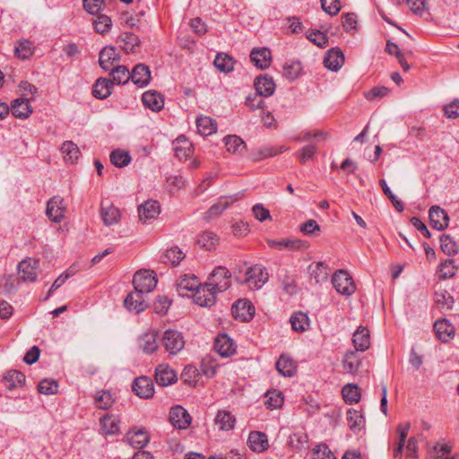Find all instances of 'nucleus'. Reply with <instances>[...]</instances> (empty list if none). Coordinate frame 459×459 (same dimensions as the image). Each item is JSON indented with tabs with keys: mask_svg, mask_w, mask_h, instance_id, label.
Listing matches in <instances>:
<instances>
[{
	"mask_svg": "<svg viewBox=\"0 0 459 459\" xmlns=\"http://www.w3.org/2000/svg\"><path fill=\"white\" fill-rule=\"evenodd\" d=\"M205 284L216 293L227 290L231 285V273L223 266H217L210 273Z\"/></svg>",
	"mask_w": 459,
	"mask_h": 459,
	"instance_id": "f257e3e1",
	"label": "nucleus"
},
{
	"mask_svg": "<svg viewBox=\"0 0 459 459\" xmlns=\"http://www.w3.org/2000/svg\"><path fill=\"white\" fill-rule=\"evenodd\" d=\"M245 283L250 290H259L268 281V273L264 267L255 264L247 269L244 278L239 280Z\"/></svg>",
	"mask_w": 459,
	"mask_h": 459,
	"instance_id": "f03ea898",
	"label": "nucleus"
},
{
	"mask_svg": "<svg viewBox=\"0 0 459 459\" xmlns=\"http://www.w3.org/2000/svg\"><path fill=\"white\" fill-rule=\"evenodd\" d=\"M332 284L338 293L344 296H351L356 290L351 276L345 270H338L333 273Z\"/></svg>",
	"mask_w": 459,
	"mask_h": 459,
	"instance_id": "7ed1b4c3",
	"label": "nucleus"
},
{
	"mask_svg": "<svg viewBox=\"0 0 459 459\" xmlns=\"http://www.w3.org/2000/svg\"><path fill=\"white\" fill-rule=\"evenodd\" d=\"M157 284L153 272L140 270L133 277V285L135 290L143 294L152 291Z\"/></svg>",
	"mask_w": 459,
	"mask_h": 459,
	"instance_id": "20e7f679",
	"label": "nucleus"
},
{
	"mask_svg": "<svg viewBox=\"0 0 459 459\" xmlns=\"http://www.w3.org/2000/svg\"><path fill=\"white\" fill-rule=\"evenodd\" d=\"M162 344L170 354L180 351L185 345L182 334L174 330H167L162 338Z\"/></svg>",
	"mask_w": 459,
	"mask_h": 459,
	"instance_id": "39448f33",
	"label": "nucleus"
},
{
	"mask_svg": "<svg viewBox=\"0 0 459 459\" xmlns=\"http://www.w3.org/2000/svg\"><path fill=\"white\" fill-rule=\"evenodd\" d=\"M213 349L221 357L229 358L236 353L237 346L228 334L221 333L215 338Z\"/></svg>",
	"mask_w": 459,
	"mask_h": 459,
	"instance_id": "423d86ee",
	"label": "nucleus"
},
{
	"mask_svg": "<svg viewBox=\"0 0 459 459\" xmlns=\"http://www.w3.org/2000/svg\"><path fill=\"white\" fill-rule=\"evenodd\" d=\"M39 271V261L27 258L18 264V274L23 281H34L37 279Z\"/></svg>",
	"mask_w": 459,
	"mask_h": 459,
	"instance_id": "0eeeda50",
	"label": "nucleus"
},
{
	"mask_svg": "<svg viewBox=\"0 0 459 459\" xmlns=\"http://www.w3.org/2000/svg\"><path fill=\"white\" fill-rule=\"evenodd\" d=\"M216 292L211 290L205 283L200 285L193 295L194 302L204 307H211L216 302Z\"/></svg>",
	"mask_w": 459,
	"mask_h": 459,
	"instance_id": "6e6552de",
	"label": "nucleus"
},
{
	"mask_svg": "<svg viewBox=\"0 0 459 459\" xmlns=\"http://www.w3.org/2000/svg\"><path fill=\"white\" fill-rule=\"evenodd\" d=\"M191 420L190 414L182 406L177 405L171 408L169 421L175 428L186 429L189 427Z\"/></svg>",
	"mask_w": 459,
	"mask_h": 459,
	"instance_id": "1a4fd4ad",
	"label": "nucleus"
},
{
	"mask_svg": "<svg viewBox=\"0 0 459 459\" xmlns=\"http://www.w3.org/2000/svg\"><path fill=\"white\" fill-rule=\"evenodd\" d=\"M143 293L137 290L130 292L124 300V305L130 313L140 314L147 307Z\"/></svg>",
	"mask_w": 459,
	"mask_h": 459,
	"instance_id": "9d476101",
	"label": "nucleus"
},
{
	"mask_svg": "<svg viewBox=\"0 0 459 459\" xmlns=\"http://www.w3.org/2000/svg\"><path fill=\"white\" fill-rule=\"evenodd\" d=\"M437 337L443 342L451 341L455 336V326L446 317L437 320L433 325Z\"/></svg>",
	"mask_w": 459,
	"mask_h": 459,
	"instance_id": "9b49d317",
	"label": "nucleus"
},
{
	"mask_svg": "<svg viewBox=\"0 0 459 459\" xmlns=\"http://www.w3.org/2000/svg\"><path fill=\"white\" fill-rule=\"evenodd\" d=\"M160 206L157 201L148 200L138 207L139 219L143 223H149L157 218Z\"/></svg>",
	"mask_w": 459,
	"mask_h": 459,
	"instance_id": "f8f14e48",
	"label": "nucleus"
},
{
	"mask_svg": "<svg viewBox=\"0 0 459 459\" xmlns=\"http://www.w3.org/2000/svg\"><path fill=\"white\" fill-rule=\"evenodd\" d=\"M133 391L140 398L149 399L154 394V385L151 378L140 377L134 379L132 385Z\"/></svg>",
	"mask_w": 459,
	"mask_h": 459,
	"instance_id": "ddd939ff",
	"label": "nucleus"
},
{
	"mask_svg": "<svg viewBox=\"0 0 459 459\" xmlns=\"http://www.w3.org/2000/svg\"><path fill=\"white\" fill-rule=\"evenodd\" d=\"M120 60V54L114 47H105L99 55V64L105 71H109L115 67V63Z\"/></svg>",
	"mask_w": 459,
	"mask_h": 459,
	"instance_id": "4468645a",
	"label": "nucleus"
},
{
	"mask_svg": "<svg viewBox=\"0 0 459 459\" xmlns=\"http://www.w3.org/2000/svg\"><path fill=\"white\" fill-rule=\"evenodd\" d=\"M429 217L431 226L437 230H444L448 227L449 216L445 210L439 206H431L429 211Z\"/></svg>",
	"mask_w": 459,
	"mask_h": 459,
	"instance_id": "2eb2a0df",
	"label": "nucleus"
},
{
	"mask_svg": "<svg viewBox=\"0 0 459 459\" xmlns=\"http://www.w3.org/2000/svg\"><path fill=\"white\" fill-rule=\"evenodd\" d=\"M344 63V55L338 48H333L327 51L325 58V66L331 71H338Z\"/></svg>",
	"mask_w": 459,
	"mask_h": 459,
	"instance_id": "dca6fc26",
	"label": "nucleus"
},
{
	"mask_svg": "<svg viewBox=\"0 0 459 459\" xmlns=\"http://www.w3.org/2000/svg\"><path fill=\"white\" fill-rule=\"evenodd\" d=\"M275 368L280 375L292 377L297 373V363L287 354H281L278 359Z\"/></svg>",
	"mask_w": 459,
	"mask_h": 459,
	"instance_id": "f3484780",
	"label": "nucleus"
},
{
	"mask_svg": "<svg viewBox=\"0 0 459 459\" xmlns=\"http://www.w3.org/2000/svg\"><path fill=\"white\" fill-rule=\"evenodd\" d=\"M155 380L158 385L167 386L177 381V375L168 365L160 364L156 368Z\"/></svg>",
	"mask_w": 459,
	"mask_h": 459,
	"instance_id": "a211bd4d",
	"label": "nucleus"
},
{
	"mask_svg": "<svg viewBox=\"0 0 459 459\" xmlns=\"http://www.w3.org/2000/svg\"><path fill=\"white\" fill-rule=\"evenodd\" d=\"M131 81L140 88L146 86L151 81V72L147 65L139 64L131 72Z\"/></svg>",
	"mask_w": 459,
	"mask_h": 459,
	"instance_id": "6ab92c4d",
	"label": "nucleus"
},
{
	"mask_svg": "<svg viewBox=\"0 0 459 459\" xmlns=\"http://www.w3.org/2000/svg\"><path fill=\"white\" fill-rule=\"evenodd\" d=\"M250 59L256 67L266 69L271 65V51L266 48H254L250 53Z\"/></svg>",
	"mask_w": 459,
	"mask_h": 459,
	"instance_id": "aec40b11",
	"label": "nucleus"
},
{
	"mask_svg": "<svg viewBox=\"0 0 459 459\" xmlns=\"http://www.w3.org/2000/svg\"><path fill=\"white\" fill-rule=\"evenodd\" d=\"M142 101L145 107L155 112L161 110L164 107V99L156 91H145L142 96Z\"/></svg>",
	"mask_w": 459,
	"mask_h": 459,
	"instance_id": "412c9836",
	"label": "nucleus"
},
{
	"mask_svg": "<svg viewBox=\"0 0 459 459\" xmlns=\"http://www.w3.org/2000/svg\"><path fill=\"white\" fill-rule=\"evenodd\" d=\"M175 155L180 160H186L193 153L192 143L185 137L179 136L172 143Z\"/></svg>",
	"mask_w": 459,
	"mask_h": 459,
	"instance_id": "4be33fe9",
	"label": "nucleus"
},
{
	"mask_svg": "<svg viewBox=\"0 0 459 459\" xmlns=\"http://www.w3.org/2000/svg\"><path fill=\"white\" fill-rule=\"evenodd\" d=\"M255 87L257 95L269 97L273 94L275 83L272 77L268 75H260L255 81Z\"/></svg>",
	"mask_w": 459,
	"mask_h": 459,
	"instance_id": "5701e85b",
	"label": "nucleus"
},
{
	"mask_svg": "<svg viewBox=\"0 0 459 459\" xmlns=\"http://www.w3.org/2000/svg\"><path fill=\"white\" fill-rule=\"evenodd\" d=\"M100 217L105 225L110 226L118 222L120 219V212L112 204L101 203Z\"/></svg>",
	"mask_w": 459,
	"mask_h": 459,
	"instance_id": "b1692460",
	"label": "nucleus"
},
{
	"mask_svg": "<svg viewBox=\"0 0 459 459\" xmlns=\"http://www.w3.org/2000/svg\"><path fill=\"white\" fill-rule=\"evenodd\" d=\"M255 307L251 300L238 299L231 305V316H255Z\"/></svg>",
	"mask_w": 459,
	"mask_h": 459,
	"instance_id": "393cba45",
	"label": "nucleus"
},
{
	"mask_svg": "<svg viewBox=\"0 0 459 459\" xmlns=\"http://www.w3.org/2000/svg\"><path fill=\"white\" fill-rule=\"evenodd\" d=\"M352 342L355 351H367L370 345L369 331L363 326H359L353 333Z\"/></svg>",
	"mask_w": 459,
	"mask_h": 459,
	"instance_id": "a878e982",
	"label": "nucleus"
},
{
	"mask_svg": "<svg viewBox=\"0 0 459 459\" xmlns=\"http://www.w3.org/2000/svg\"><path fill=\"white\" fill-rule=\"evenodd\" d=\"M361 361L359 356L355 351H348L342 359V367L345 373L355 375L359 367Z\"/></svg>",
	"mask_w": 459,
	"mask_h": 459,
	"instance_id": "bb28decb",
	"label": "nucleus"
},
{
	"mask_svg": "<svg viewBox=\"0 0 459 459\" xmlns=\"http://www.w3.org/2000/svg\"><path fill=\"white\" fill-rule=\"evenodd\" d=\"M59 151L62 152L63 159L66 163L74 164L81 156L78 146L71 141L65 142L59 148Z\"/></svg>",
	"mask_w": 459,
	"mask_h": 459,
	"instance_id": "cd10ccee",
	"label": "nucleus"
},
{
	"mask_svg": "<svg viewBox=\"0 0 459 459\" xmlns=\"http://www.w3.org/2000/svg\"><path fill=\"white\" fill-rule=\"evenodd\" d=\"M11 111L15 117L27 118L32 112L28 98L16 99L11 104Z\"/></svg>",
	"mask_w": 459,
	"mask_h": 459,
	"instance_id": "c85d7f7f",
	"label": "nucleus"
},
{
	"mask_svg": "<svg viewBox=\"0 0 459 459\" xmlns=\"http://www.w3.org/2000/svg\"><path fill=\"white\" fill-rule=\"evenodd\" d=\"M100 423L102 435H116L119 432L120 420L115 415H106L102 417Z\"/></svg>",
	"mask_w": 459,
	"mask_h": 459,
	"instance_id": "c756f323",
	"label": "nucleus"
},
{
	"mask_svg": "<svg viewBox=\"0 0 459 459\" xmlns=\"http://www.w3.org/2000/svg\"><path fill=\"white\" fill-rule=\"evenodd\" d=\"M249 447L255 452H263L268 447V439L264 433L252 431L247 439Z\"/></svg>",
	"mask_w": 459,
	"mask_h": 459,
	"instance_id": "7c9ffc66",
	"label": "nucleus"
},
{
	"mask_svg": "<svg viewBox=\"0 0 459 459\" xmlns=\"http://www.w3.org/2000/svg\"><path fill=\"white\" fill-rule=\"evenodd\" d=\"M113 82L110 79L99 78L93 85L92 93L94 97L104 100L112 92Z\"/></svg>",
	"mask_w": 459,
	"mask_h": 459,
	"instance_id": "2f4dec72",
	"label": "nucleus"
},
{
	"mask_svg": "<svg viewBox=\"0 0 459 459\" xmlns=\"http://www.w3.org/2000/svg\"><path fill=\"white\" fill-rule=\"evenodd\" d=\"M139 347L145 353H153L158 349L157 334L155 332H147L142 334L138 340Z\"/></svg>",
	"mask_w": 459,
	"mask_h": 459,
	"instance_id": "473e14b6",
	"label": "nucleus"
},
{
	"mask_svg": "<svg viewBox=\"0 0 459 459\" xmlns=\"http://www.w3.org/2000/svg\"><path fill=\"white\" fill-rule=\"evenodd\" d=\"M196 127L201 135L208 136L216 132L217 123L210 117L200 116L196 118Z\"/></svg>",
	"mask_w": 459,
	"mask_h": 459,
	"instance_id": "72a5a7b5",
	"label": "nucleus"
},
{
	"mask_svg": "<svg viewBox=\"0 0 459 459\" xmlns=\"http://www.w3.org/2000/svg\"><path fill=\"white\" fill-rule=\"evenodd\" d=\"M237 201L236 197L221 196L216 204H214L206 212V217L212 219L219 216L224 210L230 207L234 202Z\"/></svg>",
	"mask_w": 459,
	"mask_h": 459,
	"instance_id": "f704fd0d",
	"label": "nucleus"
},
{
	"mask_svg": "<svg viewBox=\"0 0 459 459\" xmlns=\"http://www.w3.org/2000/svg\"><path fill=\"white\" fill-rule=\"evenodd\" d=\"M185 257V253L178 247L167 249L160 256V261L165 264L178 265Z\"/></svg>",
	"mask_w": 459,
	"mask_h": 459,
	"instance_id": "c9c22d12",
	"label": "nucleus"
},
{
	"mask_svg": "<svg viewBox=\"0 0 459 459\" xmlns=\"http://www.w3.org/2000/svg\"><path fill=\"white\" fill-rule=\"evenodd\" d=\"M110 71V81L113 82V84L116 83L117 85L125 84L131 80V73L125 65H116Z\"/></svg>",
	"mask_w": 459,
	"mask_h": 459,
	"instance_id": "e433bc0d",
	"label": "nucleus"
},
{
	"mask_svg": "<svg viewBox=\"0 0 459 459\" xmlns=\"http://www.w3.org/2000/svg\"><path fill=\"white\" fill-rule=\"evenodd\" d=\"M118 40L122 41L124 44L121 46L123 50L126 53H134L136 51V48L140 46L141 40L135 34L132 32H123Z\"/></svg>",
	"mask_w": 459,
	"mask_h": 459,
	"instance_id": "4c0bfd02",
	"label": "nucleus"
},
{
	"mask_svg": "<svg viewBox=\"0 0 459 459\" xmlns=\"http://www.w3.org/2000/svg\"><path fill=\"white\" fill-rule=\"evenodd\" d=\"M283 146H263L253 152V160H261L269 157L276 156L284 151Z\"/></svg>",
	"mask_w": 459,
	"mask_h": 459,
	"instance_id": "58836bf2",
	"label": "nucleus"
},
{
	"mask_svg": "<svg viewBox=\"0 0 459 459\" xmlns=\"http://www.w3.org/2000/svg\"><path fill=\"white\" fill-rule=\"evenodd\" d=\"M343 400L346 403L355 404L360 400V390L357 385L347 384L342 390Z\"/></svg>",
	"mask_w": 459,
	"mask_h": 459,
	"instance_id": "ea45409f",
	"label": "nucleus"
},
{
	"mask_svg": "<svg viewBox=\"0 0 459 459\" xmlns=\"http://www.w3.org/2000/svg\"><path fill=\"white\" fill-rule=\"evenodd\" d=\"M411 428V423L399 424L397 427V432L399 434V441L394 451V457L400 459L402 457L403 450L405 445L406 437Z\"/></svg>",
	"mask_w": 459,
	"mask_h": 459,
	"instance_id": "a19ab883",
	"label": "nucleus"
},
{
	"mask_svg": "<svg viewBox=\"0 0 459 459\" xmlns=\"http://www.w3.org/2000/svg\"><path fill=\"white\" fill-rule=\"evenodd\" d=\"M235 421L234 416L226 411H219L215 418V423L221 430L232 429L235 426Z\"/></svg>",
	"mask_w": 459,
	"mask_h": 459,
	"instance_id": "79ce46f5",
	"label": "nucleus"
},
{
	"mask_svg": "<svg viewBox=\"0 0 459 459\" xmlns=\"http://www.w3.org/2000/svg\"><path fill=\"white\" fill-rule=\"evenodd\" d=\"M346 420L349 429L354 433H358L364 426V418L356 410H348Z\"/></svg>",
	"mask_w": 459,
	"mask_h": 459,
	"instance_id": "37998d69",
	"label": "nucleus"
},
{
	"mask_svg": "<svg viewBox=\"0 0 459 459\" xmlns=\"http://www.w3.org/2000/svg\"><path fill=\"white\" fill-rule=\"evenodd\" d=\"M213 64L215 67L222 73H230L233 70L234 61L232 57L225 53H220L216 56Z\"/></svg>",
	"mask_w": 459,
	"mask_h": 459,
	"instance_id": "c03bdc74",
	"label": "nucleus"
},
{
	"mask_svg": "<svg viewBox=\"0 0 459 459\" xmlns=\"http://www.w3.org/2000/svg\"><path fill=\"white\" fill-rule=\"evenodd\" d=\"M4 385L8 390L14 389L18 385L25 382V375L17 370H10L4 376Z\"/></svg>",
	"mask_w": 459,
	"mask_h": 459,
	"instance_id": "a18cd8bd",
	"label": "nucleus"
},
{
	"mask_svg": "<svg viewBox=\"0 0 459 459\" xmlns=\"http://www.w3.org/2000/svg\"><path fill=\"white\" fill-rule=\"evenodd\" d=\"M127 440L131 446L134 448H143L149 442V436L143 430H137L134 433H128Z\"/></svg>",
	"mask_w": 459,
	"mask_h": 459,
	"instance_id": "49530a36",
	"label": "nucleus"
},
{
	"mask_svg": "<svg viewBox=\"0 0 459 459\" xmlns=\"http://www.w3.org/2000/svg\"><path fill=\"white\" fill-rule=\"evenodd\" d=\"M219 242L217 235L212 231H205L198 237L197 243L206 250L213 249Z\"/></svg>",
	"mask_w": 459,
	"mask_h": 459,
	"instance_id": "de8ad7c7",
	"label": "nucleus"
},
{
	"mask_svg": "<svg viewBox=\"0 0 459 459\" xmlns=\"http://www.w3.org/2000/svg\"><path fill=\"white\" fill-rule=\"evenodd\" d=\"M225 145L231 153H241L246 149L245 142L237 135H230L225 138Z\"/></svg>",
	"mask_w": 459,
	"mask_h": 459,
	"instance_id": "09e8293b",
	"label": "nucleus"
},
{
	"mask_svg": "<svg viewBox=\"0 0 459 459\" xmlns=\"http://www.w3.org/2000/svg\"><path fill=\"white\" fill-rule=\"evenodd\" d=\"M113 394L108 391L98 392L94 403L95 405L101 410H107L114 403Z\"/></svg>",
	"mask_w": 459,
	"mask_h": 459,
	"instance_id": "8fccbe9b",
	"label": "nucleus"
},
{
	"mask_svg": "<svg viewBox=\"0 0 459 459\" xmlns=\"http://www.w3.org/2000/svg\"><path fill=\"white\" fill-rule=\"evenodd\" d=\"M440 247L447 255H455L458 252L456 242L449 235H442L440 237Z\"/></svg>",
	"mask_w": 459,
	"mask_h": 459,
	"instance_id": "3c124183",
	"label": "nucleus"
},
{
	"mask_svg": "<svg viewBox=\"0 0 459 459\" xmlns=\"http://www.w3.org/2000/svg\"><path fill=\"white\" fill-rule=\"evenodd\" d=\"M131 160V157L128 152L121 151V150H115L110 153V161L111 163L117 167L122 168L126 166Z\"/></svg>",
	"mask_w": 459,
	"mask_h": 459,
	"instance_id": "603ef678",
	"label": "nucleus"
},
{
	"mask_svg": "<svg viewBox=\"0 0 459 459\" xmlns=\"http://www.w3.org/2000/svg\"><path fill=\"white\" fill-rule=\"evenodd\" d=\"M172 304V300L167 296L160 295L153 301V311L156 314L166 315Z\"/></svg>",
	"mask_w": 459,
	"mask_h": 459,
	"instance_id": "864d4df0",
	"label": "nucleus"
},
{
	"mask_svg": "<svg viewBox=\"0 0 459 459\" xmlns=\"http://www.w3.org/2000/svg\"><path fill=\"white\" fill-rule=\"evenodd\" d=\"M38 391L45 395L55 394L57 393V382L52 378L42 379L38 384Z\"/></svg>",
	"mask_w": 459,
	"mask_h": 459,
	"instance_id": "5fc2aeb1",
	"label": "nucleus"
},
{
	"mask_svg": "<svg viewBox=\"0 0 459 459\" xmlns=\"http://www.w3.org/2000/svg\"><path fill=\"white\" fill-rule=\"evenodd\" d=\"M15 53L21 59H27L33 54V46L30 40H20L15 46Z\"/></svg>",
	"mask_w": 459,
	"mask_h": 459,
	"instance_id": "6e6d98bb",
	"label": "nucleus"
},
{
	"mask_svg": "<svg viewBox=\"0 0 459 459\" xmlns=\"http://www.w3.org/2000/svg\"><path fill=\"white\" fill-rule=\"evenodd\" d=\"M436 303L441 309H449L454 304V299L446 290H440L436 292Z\"/></svg>",
	"mask_w": 459,
	"mask_h": 459,
	"instance_id": "4d7b16f0",
	"label": "nucleus"
},
{
	"mask_svg": "<svg viewBox=\"0 0 459 459\" xmlns=\"http://www.w3.org/2000/svg\"><path fill=\"white\" fill-rule=\"evenodd\" d=\"M301 72V65L299 62L286 63L283 65V76L288 80L296 79Z\"/></svg>",
	"mask_w": 459,
	"mask_h": 459,
	"instance_id": "13d9d810",
	"label": "nucleus"
},
{
	"mask_svg": "<svg viewBox=\"0 0 459 459\" xmlns=\"http://www.w3.org/2000/svg\"><path fill=\"white\" fill-rule=\"evenodd\" d=\"M307 38L319 48H325L328 45V37L320 30L308 31Z\"/></svg>",
	"mask_w": 459,
	"mask_h": 459,
	"instance_id": "bf43d9fd",
	"label": "nucleus"
},
{
	"mask_svg": "<svg viewBox=\"0 0 459 459\" xmlns=\"http://www.w3.org/2000/svg\"><path fill=\"white\" fill-rule=\"evenodd\" d=\"M379 183H380V186H382L383 192L389 198V200L391 201V203L393 204V205L396 209V211H398L400 212H403V202L398 200L397 197L392 193V191L390 190L389 186L386 184V181L385 179H381L379 181Z\"/></svg>",
	"mask_w": 459,
	"mask_h": 459,
	"instance_id": "052dcab7",
	"label": "nucleus"
},
{
	"mask_svg": "<svg viewBox=\"0 0 459 459\" xmlns=\"http://www.w3.org/2000/svg\"><path fill=\"white\" fill-rule=\"evenodd\" d=\"M111 25V19L104 14L98 16V18L94 21V28L96 31L100 34L108 32L110 30Z\"/></svg>",
	"mask_w": 459,
	"mask_h": 459,
	"instance_id": "680f3d73",
	"label": "nucleus"
},
{
	"mask_svg": "<svg viewBox=\"0 0 459 459\" xmlns=\"http://www.w3.org/2000/svg\"><path fill=\"white\" fill-rule=\"evenodd\" d=\"M440 278L446 279L451 278L455 274L456 267L455 262L452 259H447L441 263L439 265Z\"/></svg>",
	"mask_w": 459,
	"mask_h": 459,
	"instance_id": "e2e57ef3",
	"label": "nucleus"
},
{
	"mask_svg": "<svg viewBox=\"0 0 459 459\" xmlns=\"http://www.w3.org/2000/svg\"><path fill=\"white\" fill-rule=\"evenodd\" d=\"M313 459H336L325 444H320L313 449Z\"/></svg>",
	"mask_w": 459,
	"mask_h": 459,
	"instance_id": "0e129e2a",
	"label": "nucleus"
},
{
	"mask_svg": "<svg viewBox=\"0 0 459 459\" xmlns=\"http://www.w3.org/2000/svg\"><path fill=\"white\" fill-rule=\"evenodd\" d=\"M290 323L294 331L303 333L309 329V317H290Z\"/></svg>",
	"mask_w": 459,
	"mask_h": 459,
	"instance_id": "69168bd1",
	"label": "nucleus"
},
{
	"mask_svg": "<svg viewBox=\"0 0 459 459\" xmlns=\"http://www.w3.org/2000/svg\"><path fill=\"white\" fill-rule=\"evenodd\" d=\"M322 9L330 15H336L340 10L339 0H320Z\"/></svg>",
	"mask_w": 459,
	"mask_h": 459,
	"instance_id": "338daca9",
	"label": "nucleus"
},
{
	"mask_svg": "<svg viewBox=\"0 0 459 459\" xmlns=\"http://www.w3.org/2000/svg\"><path fill=\"white\" fill-rule=\"evenodd\" d=\"M198 376V372L195 367L194 366H186L183 369L181 377L184 379L185 382L188 383L189 385H195L197 382L196 377Z\"/></svg>",
	"mask_w": 459,
	"mask_h": 459,
	"instance_id": "774afa93",
	"label": "nucleus"
}]
</instances>
